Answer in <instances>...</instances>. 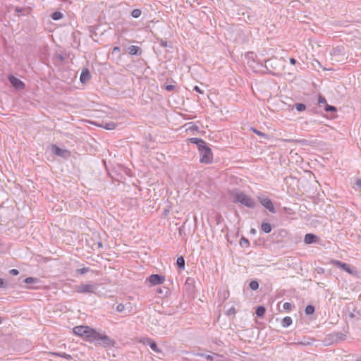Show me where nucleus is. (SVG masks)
<instances>
[{"label":"nucleus","mask_w":361,"mask_h":361,"mask_svg":"<svg viewBox=\"0 0 361 361\" xmlns=\"http://www.w3.org/2000/svg\"><path fill=\"white\" fill-rule=\"evenodd\" d=\"M73 333L84 338L87 341H109L106 335H102L88 326H77L73 329Z\"/></svg>","instance_id":"obj_1"},{"label":"nucleus","mask_w":361,"mask_h":361,"mask_svg":"<svg viewBox=\"0 0 361 361\" xmlns=\"http://www.w3.org/2000/svg\"><path fill=\"white\" fill-rule=\"evenodd\" d=\"M231 197L234 202L240 203L248 208H255V202L240 190H233L231 192Z\"/></svg>","instance_id":"obj_2"},{"label":"nucleus","mask_w":361,"mask_h":361,"mask_svg":"<svg viewBox=\"0 0 361 361\" xmlns=\"http://www.w3.org/2000/svg\"><path fill=\"white\" fill-rule=\"evenodd\" d=\"M99 284L92 282L90 283H81L75 287V291L78 293L97 294Z\"/></svg>","instance_id":"obj_3"},{"label":"nucleus","mask_w":361,"mask_h":361,"mask_svg":"<svg viewBox=\"0 0 361 361\" xmlns=\"http://www.w3.org/2000/svg\"><path fill=\"white\" fill-rule=\"evenodd\" d=\"M201 155L200 162L204 164H210L212 161L213 157L211 149L206 145L204 147L201 148L200 150Z\"/></svg>","instance_id":"obj_4"},{"label":"nucleus","mask_w":361,"mask_h":361,"mask_svg":"<svg viewBox=\"0 0 361 361\" xmlns=\"http://www.w3.org/2000/svg\"><path fill=\"white\" fill-rule=\"evenodd\" d=\"M258 200L260 204L267 209H268L271 213H276V209L273 205L272 201L269 198L265 196H259Z\"/></svg>","instance_id":"obj_5"},{"label":"nucleus","mask_w":361,"mask_h":361,"mask_svg":"<svg viewBox=\"0 0 361 361\" xmlns=\"http://www.w3.org/2000/svg\"><path fill=\"white\" fill-rule=\"evenodd\" d=\"M147 281L149 282L151 285L155 286L163 283L165 279L164 276L159 274H152L147 279Z\"/></svg>","instance_id":"obj_6"},{"label":"nucleus","mask_w":361,"mask_h":361,"mask_svg":"<svg viewBox=\"0 0 361 361\" xmlns=\"http://www.w3.org/2000/svg\"><path fill=\"white\" fill-rule=\"evenodd\" d=\"M331 263L333 265H335L336 267L343 269L345 271H346L348 274H353L354 272L349 264L342 262L341 261L332 260Z\"/></svg>","instance_id":"obj_7"},{"label":"nucleus","mask_w":361,"mask_h":361,"mask_svg":"<svg viewBox=\"0 0 361 361\" xmlns=\"http://www.w3.org/2000/svg\"><path fill=\"white\" fill-rule=\"evenodd\" d=\"M8 80L11 85L16 89L22 90L25 87L24 83L20 80H19L13 75L9 76Z\"/></svg>","instance_id":"obj_8"},{"label":"nucleus","mask_w":361,"mask_h":361,"mask_svg":"<svg viewBox=\"0 0 361 361\" xmlns=\"http://www.w3.org/2000/svg\"><path fill=\"white\" fill-rule=\"evenodd\" d=\"M52 152L59 157H64L67 154H68V151L66 149H61L56 145L52 146Z\"/></svg>","instance_id":"obj_9"},{"label":"nucleus","mask_w":361,"mask_h":361,"mask_svg":"<svg viewBox=\"0 0 361 361\" xmlns=\"http://www.w3.org/2000/svg\"><path fill=\"white\" fill-rule=\"evenodd\" d=\"M90 73L87 68H84L80 74V80L82 83L87 82L90 79Z\"/></svg>","instance_id":"obj_10"},{"label":"nucleus","mask_w":361,"mask_h":361,"mask_svg":"<svg viewBox=\"0 0 361 361\" xmlns=\"http://www.w3.org/2000/svg\"><path fill=\"white\" fill-rule=\"evenodd\" d=\"M278 59L276 58L269 59L265 61V67L269 69V68H271L273 69H276L278 66Z\"/></svg>","instance_id":"obj_11"},{"label":"nucleus","mask_w":361,"mask_h":361,"mask_svg":"<svg viewBox=\"0 0 361 361\" xmlns=\"http://www.w3.org/2000/svg\"><path fill=\"white\" fill-rule=\"evenodd\" d=\"M189 140L191 143L197 145L199 150L207 145L206 142L201 138L192 137Z\"/></svg>","instance_id":"obj_12"},{"label":"nucleus","mask_w":361,"mask_h":361,"mask_svg":"<svg viewBox=\"0 0 361 361\" xmlns=\"http://www.w3.org/2000/svg\"><path fill=\"white\" fill-rule=\"evenodd\" d=\"M317 239H318V237L316 235L307 233L305 235L304 242L306 244H311L316 242Z\"/></svg>","instance_id":"obj_13"},{"label":"nucleus","mask_w":361,"mask_h":361,"mask_svg":"<svg viewBox=\"0 0 361 361\" xmlns=\"http://www.w3.org/2000/svg\"><path fill=\"white\" fill-rule=\"evenodd\" d=\"M128 52L130 55H140L142 53L141 49L135 45H131L128 48Z\"/></svg>","instance_id":"obj_14"},{"label":"nucleus","mask_w":361,"mask_h":361,"mask_svg":"<svg viewBox=\"0 0 361 361\" xmlns=\"http://www.w3.org/2000/svg\"><path fill=\"white\" fill-rule=\"evenodd\" d=\"M99 126L106 130H113L116 127V124L114 122L102 121Z\"/></svg>","instance_id":"obj_15"},{"label":"nucleus","mask_w":361,"mask_h":361,"mask_svg":"<svg viewBox=\"0 0 361 361\" xmlns=\"http://www.w3.org/2000/svg\"><path fill=\"white\" fill-rule=\"evenodd\" d=\"M146 343L148 344L150 346L151 349L154 352L159 353L160 351L156 343L151 338H147Z\"/></svg>","instance_id":"obj_16"},{"label":"nucleus","mask_w":361,"mask_h":361,"mask_svg":"<svg viewBox=\"0 0 361 361\" xmlns=\"http://www.w3.org/2000/svg\"><path fill=\"white\" fill-rule=\"evenodd\" d=\"M293 322L290 317H285L281 321V326L284 328L289 326Z\"/></svg>","instance_id":"obj_17"},{"label":"nucleus","mask_w":361,"mask_h":361,"mask_svg":"<svg viewBox=\"0 0 361 361\" xmlns=\"http://www.w3.org/2000/svg\"><path fill=\"white\" fill-rule=\"evenodd\" d=\"M271 229H272V226L269 223H266V222H263L262 224V230L266 233H269L271 231Z\"/></svg>","instance_id":"obj_18"},{"label":"nucleus","mask_w":361,"mask_h":361,"mask_svg":"<svg viewBox=\"0 0 361 361\" xmlns=\"http://www.w3.org/2000/svg\"><path fill=\"white\" fill-rule=\"evenodd\" d=\"M265 312H266V310H265L264 307L259 306V307H257L255 313L257 317H261L264 314Z\"/></svg>","instance_id":"obj_19"},{"label":"nucleus","mask_w":361,"mask_h":361,"mask_svg":"<svg viewBox=\"0 0 361 361\" xmlns=\"http://www.w3.org/2000/svg\"><path fill=\"white\" fill-rule=\"evenodd\" d=\"M51 16L53 20H58L63 18V14L59 11H55L51 14Z\"/></svg>","instance_id":"obj_20"},{"label":"nucleus","mask_w":361,"mask_h":361,"mask_svg":"<svg viewBox=\"0 0 361 361\" xmlns=\"http://www.w3.org/2000/svg\"><path fill=\"white\" fill-rule=\"evenodd\" d=\"M176 264L179 268L183 269L185 267V259L183 257H178Z\"/></svg>","instance_id":"obj_21"},{"label":"nucleus","mask_w":361,"mask_h":361,"mask_svg":"<svg viewBox=\"0 0 361 361\" xmlns=\"http://www.w3.org/2000/svg\"><path fill=\"white\" fill-rule=\"evenodd\" d=\"M314 312V307L309 305L305 307V313L307 315L312 314Z\"/></svg>","instance_id":"obj_22"},{"label":"nucleus","mask_w":361,"mask_h":361,"mask_svg":"<svg viewBox=\"0 0 361 361\" xmlns=\"http://www.w3.org/2000/svg\"><path fill=\"white\" fill-rule=\"evenodd\" d=\"M53 355L63 357L67 360L71 359V356L66 353H54Z\"/></svg>","instance_id":"obj_23"},{"label":"nucleus","mask_w":361,"mask_h":361,"mask_svg":"<svg viewBox=\"0 0 361 361\" xmlns=\"http://www.w3.org/2000/svg\"><path fill=\"white\" fill-rule=\"evenodd\" d=\"M249 286L252 290H255L258 289L259 283L257 281H252L250 282Z\"/></svg>","instance_id":"obj_24"},{"label":"nucleus","mask_w":361,"mask_h":361,"mask_svg":"<svg viewBox=\"0 0 361 361\" xmlns=\"http://www.w3.org/2000/svg\"><path fill=\"white\" fill-rule=\"evenodd\" d=\"M295 107L297 109V111H303L306 109V106L302 103L295 104Z\"/></svg>","instance_id":"obj_25"},{"label":"nucleus","mask_w":361,"mask_h":361,"mask_svg":"<svg viewBox=\"0 0 361 361\" xmlns=\"http://www.w3.org/2000/svg\"><path fill=\"white\" fill-rule=\"evenodd\" d=\"M141 13L142 12L140 9H134L131 12V16L135 18H137L141 16Z\"/></svg>","instance_id":"obj_26"},{"label":"nucleus","mask_w":361,"mask_h":361,"mask_svg":"<svg viewBox=\"0 0 361 361\" xmlns=\"http://www.w3.org/2000/svg\"><path fill=\"white\" fill-rule=\"evenodd\" d=\"M240 244L242 247H248L249 245H250V243H249V240L243 237L241 239H240Z\"/></svg>","instance_id":"obj_27"},{"label":"nucleus","mask_w":361,"mask_h":361,"mask_svg":"<svg viewBox=\"0 0 361 361\" xmlns=\"http://www.w3.org/2000/svg\"><path fill=\"white\" fill-rule=\"evenodd\" d=\"M24 282L27 284L37 282V279L33 277H27L24 280Z\"/></svg>","instance_id":"obj_28"},{"label":"nucleus","mask_w":361,"mask_h":361,"mask_svg":"<svg viewBox=\"0 0 361 361\" xmlns=\"http://www.w3.org/2000/svg\"><path fill=\"white\" fill-rule=\"evenodd\" d=\"M252 130L257 135L261 136V137H265L267 138V135H266L265 133L255 129V128H252Z\"/></svg>","instance_id":"obj_29"},{"label":"nucleus","mask_w":361,"mask_h":361,"mask_svg":"<svg viewBox=\"0 0 361 361\" xmlns=\"http://www.w3.org/2000/svg\"><path fill=\"white\" fill-rule=\"evenodd\" d=\"M325 111H336V108L334 106H331V105H329V104H326V106H325Z\"/></svg>","instance_id":"obj_30"},{"label":"nucleus","mask_w":361,"mask_h":361,"mask_svg":"<svg viewBox=\"0 0 361 361\" xmlns=\"http://www.w3.org/2000/svg\"><path fill=\"white\" fill-rule=\"evenodd\" d=\"M318 102L320 104H325L326 105L327 104L326 99L324 97L321 96V95L319 97Z\"/></svg>","instance_id":"obj_31"},{"label":"nucleus","mask_w":361,"mask_h":361,"mask_svg":"<svg viewBox=\"0 0 361 361\" xmlns=\"http://www.w3.org/2000/svg\"><path fill=\"white\" fill-rule=\"evenodd\" d=\"M283 307L285 310H291L293 305L290 302H285Z\"/></svg>","instance_id":"obj_32"},{"label":"nucleus","mask_w":361,"mask_h":361,"mask_svg":"<svg viewBox=\"0 0 361 361\" xmlns=\"http://www.w3.org/2000/svg\"><path fill=\"white\" fill-rule=\"evenodd\" d=\"M88 271H89V268L84 267V268L78 269L77 271L81 274H84L87 273Z\"/></svg>","instance_id":"obj_33"},{"label":"nucleus","mask_w":361,"mask_h":361,"mask_svg":"<svg viewBox=\"0 0 361 361\" xmlns=\"http://www.w3.org/2000/svg\"><path fill=\"white\" fill-rule=\"evenodd\" d=\"M125 309V307L123 304H118L117 306H116V310L119 312H121L124 310Z\"/></svg>","instance_id":"obj_34"},{"label":"nucleus","mask_w":361,"mask_h":361,"mask_svg":"<svg viewBox=\"0 0 361 361\" xmlns=\"http://www.w3.org/2000/svg\"><path fill=\"white\" fill-rule=\"evenodd\" d=\"M235 307H231V308H229L228 310H227V314L228 315H231V314H235Z\"/></svg>","instance_id":"obj_35"},{"label":"nucleus","mask_w":361,"mask_h":361,"mask_svg":"<svg viewBox=\"0 0 361 361\" xmlns=\"http://www.w3.org/2000/svg\"><path fill=\"white\" fill-rule=\"evenodd\" d=\"M9 273L13 276H17L19 274L18 270L13 269L9 271Z\"/></svg>","instance_id":"obj_36"},{"label":"nucleus","mask_w":361,"mask_h":361,"mask_svg":"<svg viewBox=\"0 0 361 361\" xmlns=\"http://www.w3.org/2000/svg\"><path fill=\"white\" fill-rule=\"evenodd\" d=\"M26 9L24 8H20V7H16V9H15V11L17 13H22L24 11H25Z\"/></svg>","instance_id":"obj_37"},{"label":"nucleus","mask_w":361,"mask_h":361,"mask_svg":"<svg viewBox=\"0 0 361 361\" xmlns=\"http://www.w3.org/2000/svg\"><path fill=\"white\" fill-rule=\"evenodd\" d=\"M193 90H195L200 94H203V91L197 85L193 87Z\"/></svg>","instance_id":"obj_38"},{"label":"nucleus","mask_w":361,"mask_h":361,"mask_svg":"<svg viewBox=\"0 0 361 361\" xmlns=\"http://www.w3.org/2000/svg\"><path fill=\"white\" fill-rule=\"evenodd\" d=\"M174 89V86L173 85H168L166 86V90L168 91H171Z\"/></svg>","instance_id":"obj_39"},{"label":"nucleus","mask_w":361,"mask_h":361,"mask_svg":"<svg viewBox=\"0 0 361 361\" xmlns=\"http://www.w3.org/2000/svg\"><path fill=\"white\" fill-rule=\"evenodd\" d=\"M0 288H6V284L2 279H0Z\"/></svg>","instance_id":"obj_40"},{"label":"nucleus","mask_w":361,"mask_h":361,"mask_svg":"<svg viewBox=\"0 0 361 361\" xmlns=\"http://www.w3.org/2000/svg\"><path fill=\"white\" fill-rule=\"evenodd\" d=\"M120 48L118 47H114L112 50V53L119 52Z\"/></svg>","instance_id":"obj_41"},{"label":"nucleus","mask_w":361,"mask_h":361,"mask_svg":"<svg viewBox=\"0 0 361 361\" xmlns=\"http://www.w3.org/2000/svg\"><path fill=\"white\" fill-rule=\"evenodd\" d=\"M290 63L291 64H293V65H294V64H295V63H296V60H295V59H293V58H290Z\"/></svg>","instance_id":"obj_42"},{"label":"nucleus","mask_w":361,"mask_h":361,"mask_svg":"<svg viewBox=\"0 0 361 361\" xmlns=\"http://www.w3.org/2000/svg\"><path fill=\"white\" fill-rule=\"evenodd\" d=\"M356 185L358 187L361 188V179H358V180H356Z\"/></svg>","instance_id":"obj_43"},{"label":"nucleus","mask_w":361,"mask_h":361,"mask_svg":"<svg viewBox=\"0 0 361 361\" xmlns=\"http://www.w3.org/2000/svg\"><path fill=\"white\" fill-rule=\"evenodd\" d=\"M157 291L159 293H160V294H163V293H164V291H163V290H162L161 288H158V289L157 290Z\"/></svg>","instance_id":"obj_44"},{"label":"nucleus","mask_w":361,"mask_h":361,"mask_svg":"<svg viewBox=\"0 0 361 361\" xmlns=\"http://www.w3.org/2000/svg\"><path fill=\"white\" fill-rule=\"evenodd\" d=\"M161 45H162L163 47H166V45H167L166 42H161Z\"/></svg>","instance_id":"obj_45"},{"label":"nucleus","mask_w":361,"mask_h":361,"mask_svg":"<svg viewBox=\"0 0 361 361\" xmlns=\"http://www.w3.org/2000/svg\"><path fill=\"white\" fill-rule=\"evenodd\" d=\"M98 245H99V247H102V244L101 243H98Z\"/></svg>","instance_id":"obj_46"},{"label":"nucleus","mask_w":361,"mask_h":361,"mask_svg":"<svg viewBox=\"0 0 361 361\" xmlns=\"http://www.w3.org/2000/svg\"><path fill=\"white\" fill-rule=\"evenodd\" d=\"M211 356L210 355H208L207 356V359H210Z\"/></svg>","instance_id":"obj_47"}]
</instances>
